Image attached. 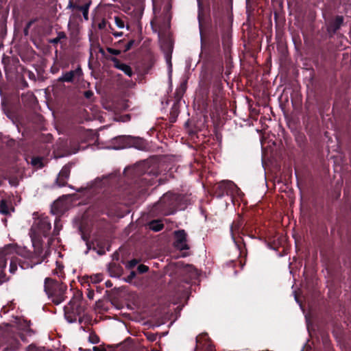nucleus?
<instances>
[{"label": "nucleus", "mask_w": 351, "mask_h": 351, "mask_svg": "<svg viewBox=\"0 0 351 351\" xmlns=\"http://www.w3.org/2000/svg\"><path fill=\"white\" fill-rule=\"evenodd\" d=\"M51 230V223L46 216H40L34 220L31 228L30 237L32 238V245L34 249V254L27 251L25 247H21L15 244H9L0 248V283L8 280L4 273L8 261L10 263L9 271L14 274L18 269V265L21 269L25 267L19 263L17 256L20 255L31 259L32 267L33 265L41 263L49 256L50 251L47 249H43L40 243L41 236H46Z\"/></svg>", "instance_id": "nucleus-1"}, {"label": "nucleus", "mask_w": 351, "mask_h": 351, "mask_svg": "<svg viewBox=\"0 0 351 351\" xmlns=\"http://www.w3.org/2000/svg\"><path fill=\"white\" fill-rule=\"evenodd\" d=\"M152 28L154 31L158 32V37L160 42H162V36L165 34L166 31L169 29L170 25L169 19L167 18L166 21L160 24L158 19H156L151 23ZM161 47L165 50V57L168 66L169 75H171L172 73V63H171V53H172V43L170 40L165 43H161Z\"/></svg>", "instance_id": "nucleus-2"}, {"label": "nucleus", "mask_w": 351, "mask_h": 351, "mask_svg": "<svg viewBox=\"0 0 351 351\" xmlns=\"http://www.w3.org/2000/svg\"><path fill=\"white\" fill-rule=\"evenodd\" d=\"M84 302L80 297L71 300L67 306L64 307V316L68 322L73 323L77 321L81 322V314L84 312Z\"/></svg>", "instance_id": "nucleus-3"}, {"label": "nucleus", "mask_w": 351, "mask_h": 351, "mask_svg": "<svg viewBox=\"0 0 351 351\" xmlns=\"http://www.w3.org/2000/svg\"><path fill=\"white\" fill-rule=\"evenodd\" d=\"M217 189L219 191L217 194L218 197H221L224 195L230 196H240L241 195V192L237 186L230 180H224L219 183Z\"/></svg>", "instance_id": "nucleus-4"}, {"label": "nucleus", "mask_w": 351, "mask_h": 351, "mask_svg": "<svg viewBox=\"0 0 351 351\" xmlns=\"http://www.w3.org/2000/svg\"><path fill=\"white\" fill-rule=\"evenodd\" d=\"M83 76V71L80 66L75 69L64 72L57 79L58 82L75 84L78 82Z\"/></svg>", "instance_id": "nucleus-5"}, {"label": "nucleus", "mask_w": 351, "mask_h": 351, "mask_svg": "<svg viewBox=\"0 0 351 351\" xmlns=\"http://www.w3.org/2000/svg\"><path fill=\"white\" fill-rule=\"evenodd\" d=\"M176 241L174 245L176 248L182 250L189 249L186 243V233L184 230H180L175 232Z\"/></svg>", "instance_id": "nucleus-6"}, {"label": "nucleus", "mask_w": 351, "mask_h": 351, "mask_svg": "<svg viewBox=\"0 0 351 351\" xmlns=\"http://www.w3.org/2000/svg\"><path fill=\"white\" fill-rule=\"evenodd\" d=\"M70 167L68 165H65L62 167L60 171L57 178L56 183L59 186H65L66 181L69 177Z\"/></svg>", "instance_id": "nucleus-7"}, {"label": "nucleus", "mask_w": 351, "mask_h": 351, "mask_svg": "<svg viewBox=\"0 0 351 351\" xmlns=\"http://www.w3.org/2000/svg\"><path fill=\"white\" fill-rule=\"evenodd\" d=\"M182 272L184 275L186 276V281H187L188 279H195L199 275L198 271L193 266L189 265L182 266Z\"/></svg>", "instance_id": "nucleus-8"}, {"label": "nucleus", "mask_w": 351, "mask_h": 351, "mask_svg": "<svg viewBox=\"0 0 351 351\" xmlns=\"http://www.w3.org/2000/svg\"><path fill=\"white\" fill-rule=\"evenodd\" d=\"M110 60L114 63V67L122 71L128 76L131 77L132 75V71L130 66L128 64L121 63L117 58H110Z\"/></svg>", "instance_id": "nucleus-9"}, {"label": "nucleus", "mask_w": 351, "mask_h": 351, "mask_svg": "<svg viewBox=\"0 0 351 351\" xmlns=\"http://www.w3.org/2000/svg\"><path fill=\"white\" fill-rule=\"evenodd\" d=\"M130 136H119L117 137H115L113 138L112 143H119L117 145H114L111 146H108L106 148L108 149H124L127 147V142L125 141L129 138Z\"/></svg>", "instance_id": "nucleus-10"}, {"label": "nucleus", "mask_w": 351, "mask_h": 351, "mask_svg": "<svg viewBox=\"0 0 351 351\" xmlns=\"http://www.w3.org/2000/svg\"><path fill=\"white\" fill-rule=\"evenodd\" d=\"M66 209V207L64 205V203L61 200H57L53 202L51 206V213L53 215H60L62 214Z\"/></svg>", "instance_id": "nucleus-11"}, {"label": "nucleus", "mask_w": 351, "mask_h": 351, "mask_svg": "<svg viewBox=\"0 0 351 351\" xmlns=\"http://www.w3.org/2000/svg\"><path fill=\"white\" fill-rule=\"evenodd\" d=\"M14 212L12 206L5 200L0 201V213L3 215H9Z\"/></svg>", "instance_id": "nucleus-12"}, {"label": "nucleus", "mask_w": 351, "mask_h": 351, "mask_svg": "<svg viewBox=\"0 0 351 351\" xmlns=\"http://www.w3.org/2000/svg\"><path fill=\"white\" fill-rule=\"evenodd\" d=\"M242 226H243V221L240 217L238 219V220H237L232 223L231 228H230V231H231L232 239L234 241L235 240L236 233L239 232Z\"/></svg>", "instance_id": "nucleus-13"}, {"label": "nucleus", "mask_w": 351, "mask_h": 351, "mask_svg": "<svg viewBox=\"0 0 351 351\" xmlns=\"http://www.w3.org/2000/svg\"><path fill=\"white\" fill-rule=\"evenodd\" d=\"M343 21V19L342 16H337L334 22L328 27V31L329 32L335 33L341 25Z\"/></svg>", "instance_id": "nucleus-14"}, {"label": "nucleus", "mask_w": 351, "mask_h": 351, "mask_svg": "<svg viewBox=\"0 0 351 351\" xmlns=\"http://www.w3.org/2000/svg\"><path fill=\"white\" fill-rule=\"evenodd\" d=\"M172 204L173 203L171 202V195L167 193L164 195L162 197L160 198V199L158 202V206L165 207L166 206V205L171 206L172 205Z\"/></svg>", "instance_id": "nucleus-15"}, {"label": "nucleus", "mask_w": 351, "mask_h": 351, "mask_svg": "<svg viewBox=\"0 0 351 351\" xmlns=\"http://www.w3.org/2000/svg\"><path fill=\"white\" fill-rule=\"evenodd\" d=\"M149 227L151 230L158 232L162 229L163 224L160 220H154L149 223Z\"/></svg>", "instance_id": "nucleus-16"}, {"label": "nucleus", "mask_w": 351, "mask_h": 351, "mask_svg": "<svg viewBox=\"0 0 351 351\" xmlns=\"http://www.w3.org/2000/svg\"><path fill=\"white\" fill-rule=\"evenodd\" d=\"M88 282L93 284H97L103 280V276L100 274L91 275L88 277Z\"/></svg>", "instance_id": "nucleus-17"}, {"label": "nucleus", "mask_w": 351, "mask_h": 351, "mask_svg": "<svg viewBox=\"0 0 351 351\" xmlns=\"http://www.w3.org/2000/svg\"><path fill=\"white\" fill-rule=\"evenodd\" d=\"M31 164L36 168H41L43 167V158L39 157L32 158L31 160Z\"/></svg>", "instance_id": "nucleus-18"}, {"label": "nucleus", "mask_w": 351, "mask_h": 351, "mask_svg": "<svg viewBox=\"0 0 351 351\" xmlns=\"http://www.w3.org/2000/svg\"><path fill=\"white\" fill-rule=\"evenodd\" d=\"M88 8L89 4L79 7V10L82 12L83 16L86 21L88 19Z\"/></svg>", "instance_id": "nucleus-19"}, {"label": "nucleus", "mask_w": 351, "mask_h": 351, "mask_svg": "<svg viewBox=\"0 0 351 351\" xmlns=\"http://www.w3.org/2000/svg\"><path fill=\"white\" fill-rule=\"evenodd\" d=\"M88 341L93 344H96L99 343V339L95 333L91 332L89 335Z\"/></svg>", "instance_id": "nucleus-20"}, {"label": "nucleus", "mask_w": 351, "mask_h": 351, "mask_svg": "<svg viewBox=\"0 0 351 351\" xmlns=\"http://www.w3.org/2000/svg\"><path fill=\"white\" fill-rule=\"evenodd\" d=\"M114 22H115L116 25L119 28L123 29V28L125 27V25H124L123 21L121 19H120L119 17L115 16L114 17Z\"/></svg>", "instance_id": "nucleus-21"}, {"label": "nucleus", "mask_w": 351, "mask_h": 351, "mask_svg": "<svg viewBox=\"0 0 351 351\" xmlns=\"http://www.w3.org/2000/svg\"><path fill=\"white\" fill-rule=\"evenodd\" d=\"M62 228V224L60 223V220L56 219L54 222V232L58 234L60 229Z\"/></svg>", "instance_id": "nucleus-22"}, {"label": "nucleus", "mask_w": 351, "mask_h": 351, "mask_svg": "<svg viewBox=\"0 0 351 351\" xmlns=\"http://www.w3.org/2000/svg\"><path fill=\"white\" fill-rule=\"evenodd\" d=\"M107 51L110 53V54H112V55H114V56H118L121 53V51L119 50V49H112V48H107Z\"/></svg>", "instance_id": "nucleus-23"}, {"label": "nucleus", "mask_w": 351, "mask_h": 351, "mask_svg": "<svg viewBox=\"0 0 351 351\" xmlns=\"http://www.w3.org/2000/svg\"><path fill=\"white\" fill-rule=\"evenodd\" d=\"M147 270H148V267H147L146 265H140L138 267V271L140 273H145V272H146Z\"/></svg>", "instance_id": "nucleus-24"}, {"label": "nucleus", "mask_w": 351, "mask_h": 351, "mask_svg": "<svg viewBox=\"0 0 351 351\" xmlns=\"http://www.w3.org/2000/svg\"><path fill=\"white\" fill-rule=\"evenodd\" d=\"M136 276V273L134 271H131L130 274H129V276L127 277V278L125 279V280L127 282H131L133 278Z\"/></svg>", "instance_id": "nucleus-25"}, {"label": "nucleus", "mask_w": 351, "mask_h": 351, "mask_svg": "<svg viewBox=\"0 0 351 351\" xmlns=\"http://www.w3.org/2000/svg\"><path fill=\"white\" fill-rule=\"evenodd\" d=\"M134 41L133 40L129 41L128 43V44L125 45V49H124V51H127L128 50L130 49V48L132 47V45H134Z\"/></svg>", "instance_id": "nucleus-26"}, {"label": "nucleus", "mask_w": 351, "mask_h": 351, "mask_svg": "<svg viewBox=\"0 0 351 351\" xmlns=\"http://www.w3.org/2000/svg\"><path fill=\"white\" fill-rule=\"evenodd\" d=\"M93 95V93L91 90H88L84 93L86 98L89 99Z\"/></svg>", "instance_id": "nucleus-27"}, {"label": "nucleus", "mask_w": 351, "mask_h": 351, "mask_svg": "<svg viewBox=\"0 0 351 351\" xmlns=\"http://www.w3.org/2000/svg\"><path fill=\"white\" fill-rule=\"evenodd\" d=\"M137 264V261L136 260H132L129 262L128 265L130 267H133Z\"/></svg>", "instance_id": "nucleus-28"}, {"label": "nucleus", "mask_w": 351, "mask_h": 351, "mask_svg": "<svg viewBox=\"0 0 351 351\" xmlns=\"http://www.w3.org/2000/svg\"><path fill=\"white\" fill-rule=\"evenodd\" d=\"M26 351H38V349L34 346L30 345Z\"/></svg>", "instance_id": "nucleus-29"}, {"label": "nucleus", "mask_w": 351, "mask_h": 351, "mask_svg": "<svg viewBox=\"0 0 351 351\" xmlns=\"http://www.w3.org/2000/svg\"><path fill=\"white\" fill-rule=\"evenodd\" d=\"M60 39V34H59L58 37L53 38L51 40V43H58Z\"/></svg>", "instance_id": "nucleus-30"}, {"label": "nucleus", "mask_w": 351, "mask_h": 351, "mask_svg": "<svg viewBox=\"0 0 351 351\" xmlns=\"http://www.w3.org/2000/svg\"><path fill=\"white\" fill-rule=\"evenodd\" d=\"M64 300V298L63 297H60V298H58L57 300H54V302H56L57 304H60V302H62V301Z\"/></svg>", "instance_id": "nucleus-31"}, {"label": "nucleus", "mask_w": 351, "mask_h": 351, "mask_svg": "<svg viewBox=\"0 0 351 351\" xmlns=\"http://www.w3.org/2000/svg\"><path fill=\"white\" fill-rule=\"evenodd\" d=\"M113 35L114 37L117 38V37H121L123 36V32H114L113 33Z\"/></svg>", "instance_id": "nucleus-32"}, {"label": "nucleus", "mask_w": 351, "mask_h": 351, "mask_svg": "<svg viewBox=\"0 0 351 351\" xmlns=\"http://www.w3.org/2000/svg\"><path fill=\"white\" fill-rule=\"evenodd\" d=\"M25 332L29 335H32V330L29 328V326L25 328Z\"/></svg>", "instance_id": "nucleus-33"}, {"label": "nucleus", "mask_w": 351, "mask_h": 351, "mask_svg": "<svg viewBox=\"0 0 351 351\" xmlns=\"http://www.w3.org/2000/svg\"><path fill=\"white\" fill-rule=\"evenodd\" d=\"M99 53H101L103 56H105V51L102 48L99 49Z\"/></svg>", "instance_id": "nucleus-34"}, {"label": "nucleus", "mask_w": 351, "mask_h": 351, "mask_svg": "<svg viewBox=\"0 0 351 351\" xmlns=\"http://www.w3.org/2000/svg\"><path fill=\"white\" fill-rule=\"evenodd\" d=\"M93 351H103L96 346L93 347Z\"/></svg>", "instance_id": "nucleus-35"}, {"label": "nucleus", "mask_w": 351, "mask_h": 351, "mask_svg": "<svg viewBox=\"0 0 351 351\" xmlns=\"http://www.w3.org/2000/svg\"><path fill=\"white\" fill-rule=\"evenodd\" d=\"M77 151H78V149H75L74 151L71 152H70V154H75V153H77Z\"/></svg>", "instance_id": "nucleus-36"}, {"label": "nucleus", "mask_w": 351, "mask_h": 351, "mask_svg": "<svg viewBox=\"0 0 351 351\" xmlns=\"http://www.w3.org/2000/svg\"><path fill=\"white\" fill-rule=\"evenodd\" d=\"M105 108L108 109L109 110H113L110 107L105 106Z\"/></svg>", "instance_id": "nucleus-37"}, {"label": "nucleus", "mask_w": 351, "mask_h": 351, "mask_svg": "<svg viewBox=\"0 0 351 351\" xmlns=\"http://www.w3.org/2000/svg\"><path fill=\"white\" fill-rule=\"evenodd\" d=\"M163 213H164L165 215H168V214H170L171 213H169V212H166V211H165V210H164V211H163Z\"/></svg>", "instance_id": "nucleus-38"}, {"label": "nucleus", "mask_w": 351, "mask_h": 351, "mask_svg": "<svg viewBox=\"0 0 351 351\" xmlns=\"http://www.w3.org/2000/svg\"><path fill=\"white\" fill-rule=\"evenodd\" d=\"M45 291L48 293V294H50V293L47 291V288L45 287Z\"/></svg>", "instance_id": "nucleus-39"}, {"label": "nucleus", "mask_w": 351, "mask_h": 351, "mask_svg": "<svg viewBox=\"0 0 351 351\" xmlns=\"http://www.w3.org/2000/svg\"><path fill=\"white\" fill-rule=\"evenodd\" d=\"M125 27L127 29H129V28H130L128 25H126Z\"/></svg>", "instance_id": "nucleus-40"}]
</instances>
